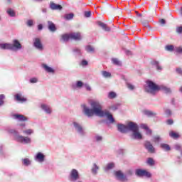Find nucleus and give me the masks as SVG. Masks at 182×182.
<instances>
[{
    "label": "nucleus",
    "mask_w": 182,
    "mask_h": 182,
    "mask_svg": "<svg viewBox=\"0 0 182 182\" xmlns=\"http://www.w3.org/2000/svg\"><path fill=\"white\" fill-rule=\"evenodd\" d=\"M84 15H85V18H90V16H92V12L85 11Z\"/></svg>",
    "instance_id": "nucleus-46"
},
{
    "label": "nucleus",
    "mask_w": 182,
    "mask_h": 182,
    "mask_svg": "<svg viewBox=\"0 0 182 182\" xmlns=\"http://www.w3.org/2000/svg\"><path fill=\"white\" fill-rule=\"evenodd\" d=\"M70 39H73L74 41H81L82 36L80 33H70Z\"/></svg>",
    "instance_id": "nucleus-14"
},
{
    "label": "nucleus",
    "mask_w": 182,
    "mask_h": 182,
    "mask_svg": "<svg viewBox=\"0 0 182 182\" xmlns=\"http://www.w3.org/2000/svg\"><path fill=\"white\" fill-rule=\"evenodd\" d=\"M152 65L153 66H155V68H156V70H158L159 72H161L163 70V68L161 67V65H160L159 61H152Z\"/></svg>",
    "instance_id": "nucleus-21"
},
{
    "label": "nucleus",
    "mask_w": 182,
    "mask_h": 182,
    "mask_svg": "<svg viewBox=\"0 0 182 182\" xmlns=\"http://www.w3.org/2000/svg\"><path fill=\"white\" fill-rule=\"evenodd\" d=\"M144 147L147 150L148 153H156V149L154 146H153V144H151V142L149 141H146L144 143Z\"/></svg>",
    "instance_id": "nucleus-10"
},
{
    "label": "nucleus",
    "mask_w": 182,
    "mask_h": 182,
    "mask_svg": "<svg viewBox=\"0 0 182 182\" xmlns=\"http://www.w3.org/2000/svg\"><path fill=\"white\" fill-rule=\"evenodd\" d=\"M109 109H111V110H117V106L116 105H113L109 107Z\"/></svg>",
    "instance_id": "nucleus-60"
},
{
    "label": "nucleus",
    "mask_w": 182,
    "mask_h": 182,
    "mask_svg": "<svg viewBox=\"0 0 182 182\" xmlns=\"http://www.w3.org/2000/svg\"><path fill=\"white\" fill-rule=\"evenodd\" d=\"M97 25H98V26H100V28H102L103 31H105V32H110V27L107 26L106 23L102 21H97Z\"/></svg>",
    "instance_id": "nucleus-15"
},
{
    "label": "nucleus",
    "mask_w": 182,
    "mask_h": 182,
    "mask_svg": "<svg viewBox=\"0 0 182 182\" xmlns=\"http://www.w3.org/2000/svg\"><path fill=\"white\" fill-rule=\"evenodd\" d=\"M95 141H102V140H103V137L100 135H96L95 136Z\"/></svg>",
    "instance_id": "nucleus-43"
},
{
    "label": "nucleus",
    "mask_w": 182,
    "mask_h": 182,
    "mask_svg": "<svg viewBox=\"0 0 182 182\" xmlns=\"http://www.w3.org/2000/svg\"><path fill=\"white\" fill-rule=\"evenodd\" d=\"M176 31L178 33H182V26L177 28Z\"/></svg>",
    "instance_id": "nucleus-56"
},
{
    "label": "nucleus",
    "mask_w": 182,
    "mask_h": 182,
    "mask_svg": "<svg viewBox=\"0 0 182 182\" xmlns=\"http://www.w3.org/2000/svg\"><path fill=\"white\" fill-rule=\"evenodd\" d=\"M159 90H163L164 92H165V93H171V89L167 87L165 85H160Z\"/></svg>",
    "instance_id": "nucleus-25"
},
{
    "label": "nucleus",
    "mask_w": 182,
    "mask_h": 182,
    "mask_svg": "<svg viewBox=\"0 0 182 182\" xmlns=\"http://www.w3.org/2000/svg\"><path fill=\"white\" fill-rule=\"evenodd\" d=\"M165 114L168 117L171 116V110L168 109H165Z\"/></svg>",
    "instance_id": "nucleus-47"
},
{
    "label": "nucleus",
    "mask_w": 182,
    "mask_h": 182,
    "mask_svg": "<svg viewBox=\"0 0 182 182\" xmlns=\"http://www.w3.org/2000/svg\"><path fill=\"white\" fill-rule=\"evenodd\" d=\"M82 66H87V61L86 60H82L81 62Z\"/></svg>",
    "instance_id": "nucleus-54"
},
{
    "label": "nucleus",
    "mask_w": 182,
    "mask_h": 182,
    "mask_svg": "<svg viewBox=\"0 0 182 182\" xmlns=\"http://www.w3.org/2000/svg\"><path fill=\"white\" fill-rule=\"evenodd\" d=\"M176 150H181V146L178 144L175 146Z\"/></svg>",
    "instance_id": "nucleus-62"
},
{
    "label": "nucleus",
    "mask_w": 182,
    "mask_h": 182,
    "mask_svg": "<svg viewBox=\"0 0 182 182\" xmlns=\"http://www.w3.org/2000/svg\"><path fill=\"white\" fill-rule=\"evenodd\" d=\"M141 129H144V130H147L149 129V127H147V124H141L140 125Z\"/></svg>",
    "instance_id": "nucleus-51"
},
{
    "label": "nucleus",
    "mask_w": 182,
    "mask_h": 182,
    "mask_svg": "<svg viewBox=\"0 0 182 182\" xmlns=\"http://www.w3.org/2000/svg\"><path fill=\"white\" fill-rule=\"evenodd\" d=\"M114 168V163L111 162L107 164V165L105 167V171H106V173H107V171H109V170H112V168Z\"/></svg>",
    "instance_id": "nucleus-26"
},
{
    "label": "nucleus",
    "mask_w": 182,
    "mask_h": 182,
    "mask_svg": "<svg viewBox=\"0 0 182 182\" xmlns=\"http://www.w3.org/2000/svg\"><path fill=\"white\" fill-rule=\"evenodd\" d=\"M6 12L8 15L11 17H14L16 15V14L15 13V11H14L12 9H8Z\"/></svg>",
    "instance_id": "nucleus-31"
},
{
    "label": "nucleus",
    "mask_w": 182,
    "mask_h": 182,
    "mask_svg": "<svg viewBox=\"0 0 182 182\" xmlns=\"http://www.w3.org/2000/svg\"><path fill=\"white\" fill-rule=\"evenodd\" d=\"M161 147L163 149V150H166V151H170L171 149L170 146L167 144H161Z\"/></svg>",
    "instance_id": "nucleus-30"
},
{
    "label": "nucleus",
    "mask_w": 182,
    "mask_h": 182,
    "mask_svg": "<svg viewBox=\"0 0 182 182\" xmlns=\"http://www.w3.org/2000/svg\"><path fill=\"white\" fill-rule=\"evenodd\" d=\"M38 82V78L36 77H33L30 79V83H37Z\"/></svg>",
    "instance_id": "nucleus-49"
},
{
    "label": "nucleus",
    "mask_w": 182,
    "mask_h": 182,
    "mask_svg": "<svg viewBox=\"0 0 182 182\" xmlns=\"http://www.w3.org/2000/svg\"><path fill=\"white\" fill-rule=\"evenodd\" d=\"M166 50H168L169 52H173L174 50V46L173 45H168L166 46Z\"/></svg>",
    "instance_id": "nucleus-40"
},
{
    "label": "nucleus",
    "mask_w": 182,
    "mask_h": 182,
    "mask_svg": "<svg viewBox=\"0 0 182 182\" xmlns=\"http://www.w3.org/2000/svg\"><path fill=\"white\" fill-rule=\"evenodd\" d=\"M146 134H148L149 136H151V130L150 129H146Z\"/></svg>",
    "instance_id": "nucleus-58"
},
{
    "label": "nucleus",
    "mask_w": 182,
    "mask_h": 182,
    "mask_svg": "<svg viewBox=\"0 0 182 182\" xmlns=\"http://www.w3.org/2000/svg\"><path fill=\"white\" fill-rule=\"evenodd\" d=\"M27 26H33V21L32 20H28Z\"/></svg>",
    "instance_id": "nucleus-53"
},
{
    "label": "nucleus",
    "mask_w": 182,
    "mask_h": 182,
    "mask_svg": "<svg viewBox=\"0 0 182 182\" xmlns=\"http://www.w3.org/2000/svg\"><path fill=\"white\" fill-rule=\"evenodd\" d=\"M144 114H145L146 116H148V117H154V116L157 115L156 112L150 110H144Z\"/></svg>",
    "instance_id": "nucleus-22"
},
{
    "label": "nucleus",
    "mask_w": 182,
    "mask_h": 182,
    "mask_svg": "<svg viewBox=\"0 0 182 182\" xmlns=\"http://www.w3.org/2000/svg\"><path fill=\"white\" fill-rule=\"evenodd\" d=\"M36 160L40 163H42L45 160V155L41 152H38L36 156Z\"/></svg>",
    "instance_id": "nucleus-19"
},
{
    "label": "nucleus",
    "mask_w": 182,
    "mask_h": 182,
    "mask_svg": "<svg viewBox=\"0 0 182 182\" xmlns=\"http://www.w3.org/2000/svg\"><path fill=\"white\" fill-rule=\"evenodd\" d=\"M15 99L17 100V102H26V99L22 97L19 94H16L15 95Z\"/></svg>",
    "instance_id": "nucleus-29"
},
{
    "label": "nucleus",
    "mask_w": 182,
    "mask_h": 182,
    "mask_svg": "<svg viewBox=\"0 0 182 182\" xmlns=\"http://www.w3.org/2000/svg\"><path fill=\"white\" fill-rule=\"evenodd\" d=\"M97 170H99V166L96 164H94L93 167L92 168V174H97Z\"/></svg>",
    "instance_id": "nucleus-32"
},
{
    "label": "nucleus",
    "mask_w": 182,
    "mask_h": 182,
    "mask_svg": "<svg viewBox=\"0 0 182 182\" xmlns=\"http://www.w3.org/2000/svg\"><path fill=\"white\" fill-rule=\"evenodd\" d=\"M135 174L138 177H148V178L151 177V173H150V172L143 169H136L135 171Z\"/></svg>",
    "instance_id": "nucleus-5"
},
{
    "label": "nucleus",
    "mask_w": 182,
    "mask_h": 182,
    "mask_svg": "<svg viewBox=\"0 0 182 182\" xmlns=\"http://www.w3.org/2000/svg\"><path fill=\"white\" fill-rule=\"evenodd\" d=\"M127 86L129 90H134V85H132L131 83H127Z\"/></svg>",
    "instance_id": "nucleus-45"
},
{
    "label": "nucleus",
    "mask_w": 182,
    "mask_h": 182,
    "mask_svg": "<svg viewBox=\"0 0 182 182\" xmlns=\"http://www.w3.org/2000/svg\"><path fill=\"white\" fill-rule=\"evenodd\" d=\"M38 31H42V29H43V26H42V24H39L38 26Z\"/></svg>",
    "instance_id": "nucleus-63"
},
{
    "label": "nucleus",
    "mask_w": 182,
    "mask_h": 182,
    "mask_svg": "<svg viewBox=\"0 0 182 182\" xmlns=\"http://www.w3.org/2000/svg\"><path fill=\"white\" fill-rule=\"evenodd\" d=\"M80 176H79V172L76 169H72L70 173V181H77L79 180Z\"/></svg>",
    "instance_id": "nucleus-6"
},
{
    "label": "nucleus",
    "mask_w": 182,
    "mask_h": 182,
    "mask_svg": "<svg viewBox=\"0 0 182 182\" xmlns=\"http://www.w3.org/2000/svg\"><path fill=\"white\" fill-rule=\"evenodd\" d=\"M14 117L20 122H26L28 120V118L23 114H16L14 115Z\"/></svg>",
    "instance_id": "nucleus-17"
},
{
    "label": "nucleus",
    "mask_w": 182,
    "mask_h": 182,
    "mask_svg": "<svg viewBox=\"0 0 182 182\" xmlns=\"http://www.w3.org/2000/svg\"><path fill=\"white\" fill-rule=\"evenodd\" d=\"M82 112L87 117H92L93 116H99V117H106L109 120L110 123H114V118L113 115L110 114L109 110L104 109L103 107L99 102V101H92L90 103L92 109L89 108L86 105H82Z\"/></svg>",
    "instance_id": "nucleus-1"
},
{
    "label": "nucleus",
    "mask_w": 182,
    "mask_h": 182,
    "mask_svg": "<svg viewBox=\"0 0 182 182\" xmlns=\"http://www.w3.org/2000/svg\"><path fill=\"white\" fill-rule=\"evenodd\" d=\"M42 68H43L44 70H46V72H47L48 73H55V70L48 66V65L46 64H42Z\"/></svg>",
    "instance_id": "nucleus-20"
},
{
    "label": "nucleus",
    "mask_w": 182,
    "mask_h": 182,
    "mask_svg": "<svg viewBox=\"0 0 182 182\" xmlns=\"http://www.w3.org/2000/svg\"><path fill=\"white\" fill-rule=\"evenodd\" d=\"M5 99V95H0V106L4 105V100Z\"/></svg>",
    "instance_id": "nucleus-42"
},
{
    "label": "nucleus",
    "mask_w": 182,
    "mask_h": 182,
    "mask_svg": "<svg viewBox=\"0 0 182 182\" xmlns=\"http://www.w3.org/2000/svg\"><path fill=\"white\" fill-rule=\"evenodd\" d=\"M102 75L104 77H110L112 74L107 71H102Z\"/></svg>",
    "instance_id": "nucleus-38"
},
{
    "label": "nucleus",
    "mask_w": 182,
    "mask_h": 182,
    "mask_svg": "<svg viewBox=\"0 0 182 182\" xmlns=\"http://www.w3.org/2000/svg\"><path fill=\"white\" fill-rule=\"evenodd\" d=\"M23 164H24V166H29V164H31V161H29L28 159H24L23 160Z\"/></svg>",
    "instance_id": "nucleus-44"
},
{
    "label": "nucleus",
    "mask_w": 182,
    "mask_h": 182,
    "mask_svg": "<svg viewBox=\"0 0 182 182\" xmlns=\"http://www.w3.org/2000/svg\"><path fill=\"white\" fill-rule=\"evenodd\" d=\"M73 124L76 132H77L80 136H85V131L83 130V127L80 124L77 123V122H74Z\"/></svg>",
    "instance_id": "nucleus-9"
},
{
    "label": "nucleus",
    "mask_w": 182,
    "mask_h": 182,
    "mask_svg": "<svg viewBox=\"0 0 182 182\" xmlns=\"http://www.w3.org/2000/svg\"><path fill=\"white\" fill-rule=\"evenodd\" d=\"M142 25H143V26H145V28H147L149 26V21H146V20L143 21Z\"/></svg>",
    "instance_id": "nucleus-52"
},
{
    "label": "nucleus",
    "mask_w": 182,
    "mask_h": 182,
    "mask_svg": "<svg viewBox=\"0 0 182 182\" xmlns=\"http://www.w3.org/2000/svg\"><path fill=\"white\" fill-rule=\"evenodd\" d=\"M85 89L86 90H88L89 92H90V90H92V88L90 87V85L85 84Z\"/></svg>",
    "instance_id": "nucleus-55"
},
{
    "label": "nucleus",
    "mask_w": 182,
    "mask_h": 182,
    "mask_svg": "<svg viewBox=\"0 0 182 182\" xmlns=\"http://www.w3.org/2000/svg\"><path fill=\"white\" fill-rule=\"evenodd\" d=\"M147 164L149 166H154V159L153 158H148Z\"/></svg>",
    "instance_id": "nucleus-39"
},
{
    "label": "nucleus",
    "mask_w": 182,
    "mask_h": 182,
    "mask_svg": "<svg viewBox=\"0 0 182 182\" xmlns=\"http://www.w3.org/2000/svg\"><path fill=\"white\" fill-rule=\"evenodd\" d=\"M127 128L128 132H134L136 130H139V125L133 122H129L127 124Z\"/></svg>",
    "instance_id": "nucleus-8"
},
{
    "label": "nucleus",
    "mask_w": 182,
    "mask_h": 182,
    "mask_svg": "<svg viewBox=\"0 0 182 182\" xmlns=\"http://www.w3.org/2000/svg\"><path fill=\"white\" fill-rule=\"evenodd\" d=\"M160 23H161V25H165L166 24V20L164 19H161L159 21Z\"/></svg>",
    "instance_id": "nucleus-64"
},
{
    "label": "nucleus",
    "mask_w": 182,
    "mask_h": 182,
    "mask_svg": "<svg viewBox=\"0 0 182 182\" xmlns=\"http://www.w3.org/2000/svg\"><path fill=\"white\" fill-rule=\"evenodd\" d=\"M125 53L126 55H127L128 56H130V55H132V51L129 50H125Z\"/></svg>",
    "instance_id": "nucleus-61"
},
{
    "label": "nucleus",
    "mask_w": 182,
    "mask_h": 182,
    "mask_svg": "<svg viewBox=\"0 0 182 182\" xmlns=\"http://www.w3.org/2000/svg\"><path fill=\"white\" fill-rule=\"evenodd\" d=\"M41 109L48 114H50V113H52V108H50V107L46 104H42Z\"/></svg>",
    "instance_id": "nucleus-16"
},
{
    "label": "nucleus",
    "mask_w": 182,
    "mask_h": 182,
    "mask_svg": "<svg viewBox=\"0 0 182 182\" xmlns=\"http://www.w3.org/2000/svg\"><path fill=\"white\" fill-rule=\"evenodd\" d=\"M50 9H53V11H60L62 10V6L60 4H56L55 3H51L50 4Z\"/></svg>",
    "instance_id": "nucleus-18"
},
{
    "label": "nucleus",
    "mask_w": 182,
    "mask_h": 182,
    "mask_svg": "<svg viewBox=\"0 0 182 182\" xmlns=\"http://www.w3.org/2000/svg\"><path fill=\"white\" fill-rule=\"evenodd\" d=\"M166 123H167V124L171 125V124H173V123H174V122H173V119H168V120L166 121Z\"/></svg>",
    "instance_id": "nucleus-57"
},
{
    "label": "nucleus",
    "mask_w": 182,
    "mask_h": 182,
    "mask_svg": "<svg viewBox=\"0 0 182 182\" xmlns=\"http://www.w3.org/2000/svg\"><path fill=\"white\" fill-rule=\"evenodd\" d=\"M152 141H154V143H160V141H161V137H160V136H154Z\"/></svg>",
    "instance_id": "nucleus-36"
},
{
    "label": "nucleus",
    "mask_w": 182,
    "mask_h": 182,
    "mask_svg": "<svg viewBox=\"0 0 182 182\" xmlns=\"http://www.w3.org/2000/svg\"><path fill=\"white\" fill-rule=\"evenodd\" d=\"M1 49H8L9 50H14L16 52V50H21L22 49V44L19 42V41L15 39L13 41V43H1L0 44Z\"/></svg>",
    "instance_id": "nucleus-3"
},
{
    "label": "nucleus",
    "mask_w": 182,
    "mask_h": 182,
    "mask_svg": "<svg viewBox=\"0 0 182 182\" xmlns=\"http://www.w3.org/2000/svg\"><path fill=\"white\" fill-rule=\"evenodd\" d=\"M7 132L10 134H13L16 141H18V143H21L22 144H31L32 143V139L31 137L23 136L19 134V132L16 129L8 128Z\"/></svg>",
    "instance_id": "nucleus-2"
},
{
    "label": "nucleus",
    "mask_w": 182,
    "mask_h": 182,
    "mask_svg": "<svg viewBox=\"0 0 182 182\" xmlns=\"http://www.w3.org/2000/svg\"><path fill=\"white\" fill-rule=\"evenodd\" d=\"M85 50L88 53H95V48H93L92 46H85Z\"/></svg>",
    "instance_id": "nucleus-28"
},
{
    "label": "nucleus",
    "mask_w": 182,
    "mask_h": 182,
    "mask_svg": "<svg viewBox=\"0 0 182 182\" xmlns=\"http://www.w3.org/2000/svg\"><path fill=\"white\" fill-rule=\"evenodd\" d=\"M73 16H75L73 13H70V14H65L64 16V18L66 19V21H70V19H73Z\"/></svg>",
    "instance_id": "nucleus-34"
},
{
    "label": "nucleus",
    "mask_w": 182,
    "mask_h": 182,
    "mask_svg": "<svg viewBox=\"0 0 182 182\" xmlns=\"http://www.w3.org/2000/svg\"><path fill=\"white\" fill-rule=\"evenodd\" d=\"M169 136L172 139H178L180 137V134H178V133L177 132H174L173 131H171V132H169Z\"/></svg>",
    "instance_id": "nucleus-27"
},
{
    "label": "nucleus",
    "mask_w": 182,
    "mask_h": 182,
    "mask_svg": "<svg viewBox=\"0 0 182 182\" xmlns=\"http://www.w3.org/2000/svg\"><path fill=\"white\" fill-rule=\"evenodd\" d=\"M132 139H134V140H141V139H143V136L140 132H139V130H136L132 132Z\"/></svg>",
    "instance_id": "nucleus-12"
},
{
    "label": "nucleus",
    "mask_w": 182,
    "mask_h": 182,
    "mask_svg": "<svg viewBox=\"0 0 182 182\" xmlns=\"http://www.w3.org/2000/svg\"><path fill=\"white\" fill-rule=\"evenodd\" d=\"M117 130L119 133H127V125H124L122 124H117Z\"/></svg>",
    "instance_id": "nucleus-13"
},
{
    "label": "nucleus",
    "mask_w": 182,
    "mask_h": 182,
    "mask_svg": "<svg viewBox=\"0 0 182 182\" xmlns=\"http://www.w3.org/2000/svg\"><path fill=\"white\" fill-rule=\"evenodd\" d=\"M33 46L38 50H43V44H42V41H41V38H39L33 39Z\"/></svg>",
    "instance_id": "nucleus-7"
},
{
    "label": "nucleus",
    "mask_w": 182,
    "mask_h": 182,
    "mask_svg": "<svg viewBox=\"0 0 182 182\" xmlns=\"http://www.w3.org/2000/svg\"><path fill=\"white\" fill-rule=\"evenodd\" d=\"M22 133L23 134H26V136H31V134H33V133H35V131L32 129H22Z\"/></svg>",
    "instance_id": "nucleus-24"
},
{
    "label": "nucleus",
    "mask_w": 182,
    "mask_h": 182,
    "mask_svg": "<svg viewBox=\"0 0 182 182\" xmlns=\"http://www.w3.org/2000/svg\"><path fill=\"white\" fill-rule=\"evenodd\" d=\"M73 52H74V53H75V55H77V56H82V50H80V49H79L78 48H75L73 50Z\"/></svg>",
    "instance_id": "nucleus-35"
},
{
    "label": "nucleus",
    "mask_w": 182,
    "mask_h": 182,
    "mask_svg": "<svg viewBox=\"0 0 182 182\" xmlns=\"http://www.w3.org/2000/svg\"><path fill=\"white\" fill-rule=\"evenodd\" d=\"M176 72H177V73H178V75H181V76H182V69L181 68H177Z\"/></svg>",
    "instance_id": "nucleus-59"
},
{
    "label": "nucleus",
    "mask_w": 182,
    "mask_h": 182,
    "mask_svg": "<svg viewBox=\"0 0 182 182\" xmlns=\"http://www.w3.org/2000/svg\"><path fill=\"white\" fill-rule=\"evenodd\" d=\"M83 82L82 81H77L76 83V87H82Z\"/></svg>",
    "instance_id": "nucleus-50"
},
{
    "label": "nucleus",
    "mask_w": 182,
    "mask_h": 182,
    "mask_svg": "<svg viewBox=\"0 0 182 182\" xmlns=\"http://www.w3.org/2000/svg\"><path fill=\"white\" fill-rule=\"evenodd\" d=\"M69 39H70V34H64L62 36V41H63V42H68V41H69Z\"/></svg>",
    "instance_id": "nucleus-33"
},
{
    "label": "nucleus",
    "mask_w": 182,
    "mask_h": 182,
    "mask_svg": "<svg viewBox=\"0 0 182 182\" xmlns=\"http://www.w3.org/2000/svg\"><path fill=\"white\" fill-rule=\"evenodd\" d=\"M117 95L114 92H110L108 95L109 99H114L116 97Z\"/></svg>",
    "instance_id": "nucleus-41"
},
{
    "label": "nucleus",
    "mask_w": 182,
    "mask_h": 182,
    "mask_svg": "<svg viewBox=\"0 0 182 182\" xmlns=\"http://www.w3.org/2000/svg\"><path fill=\"white\" fill-rule=\"evenodd\" d=\"M114 175L117 177V180H120V181H124L127 179L126 176L121 172V171H117L114 172Z\"/></svg>",
    "instance_id": "nucleus-11"
},
{
    "label": "nucleus",
    "mask_w": 182,
    "mask_h": 182,
    "mask_svg": "<svg viewBox=\"0 0 182 182\" xmlns=\"http://www.w3.org/2000/svg\"><path fill=\"white\" fill-rule=\"evenodd\" d=\"M48 29L50 32H55L56 31V26L52 21H48Z\"/></svg>",
    "instance_id": "nucleus-23"
},
{
    "label": "nucleus",
    "mask_w": 182,
    "mask_h": 182,
    "mask_svg": "<svg viewBox=\"0 0 182 182\" xmlns=\"http://www.w3.org/2000/svg\"><path fill=\"white\" fill-rule=\"evenodd\" d=\"M175 50L177 53H182V47H176Z\"/></svg>",
    "instance_id": "nucleus-48"
},
{
    "label": "nucleus",
    "mask_w": 182,
    "mask_h": 182,
    "mask_svg": "<svg viewBox=\"0 0 182 182\" xmlns=\"http://www.w3.org/2000/svg\"><path fill=\"white\" fill-rule=\"evenodd\" d=\"M112 62L114 65H117V66H120V65H122V63H120L117 58H112Z\"/></svg>",
    "instance_id": "nucleus-37"
},
{
    "label": "nucleus",
    "mask_w": 182,
    "mask_h": 182,
    "mask_svg": "<svg viewBox=\"0 0 182 182\" xmlns=\"http://www.w3.org/2000/svg\"><path fill=\"white\" fill-rule=\"evenodd\" d=\"M146 85H148V88H146V90L148 93H151V95H154L156 92L159 90L160 86L156 85L151 80L146 81Z\"/></svg>",
    "instance_id": "nucleus-4"
}]
</instances>
